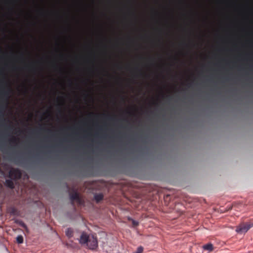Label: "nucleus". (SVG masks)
Here are the masks:
<instances>
[{
    "label": "nucleus",
    "mask_w": 253,
    "mask_h": 253,
    "mask_svg": "<svg viewBox=\"0 0 253 253\" xmlns=\"http://www.w3.org/2000/svg\"><path fill=\"white\" fill-rule=\"evenodd\" d=\"M20 224L22 227H24V228H26V225H25V224L24 222H21L20 223Z\"/></svg>",
    "instance_id": "nucleus-18"
},
{
    "label": "nucleus",
    "mask_w": 253,
    "mask_h": 253,
    "mask_svg": "<svg viewBox=\"0 0 253 253\" xmlns=\"http://www.w3.org/2000/svg\"><path fill=\"white\" fill-rule=\"evenodd\" d=\"M24 91L23 92L24 93H26L27 92V88L26 87L24 86Z\"/></svg>",
    "instance_id": "nucleus-21"
},
{
    "label": "nucleus",
    "mask_w": 253,
    "mask_h": 253,
    "mask_svg": "<svg viewBox=\"0 0 253 253\" xmlns=\"http://www.w3.org/2000/svg\"><path fill=\"white\" fill-rule=\"evenodd\" d=\"M44 115H46V117H50L51 116L50 111L49 110H47L44 113Z\"/></svg>",
    "instance_id": "nucleus-14"
},
{
    "label": "nucleus",
    "mask_w": 253,
    "mask_h": 253,
    "mask_svg": "<svg viewBox=\"0 0 253 253\" xmlns=\"http://www.w3.org/2000/svg\"><path fill=\"white\" fill-rule=\"evenodd\" d=\"M253 227L252 222H242L236 226V232L239 234L246 233L251 228Z\"/></svg>",
    "instance_id": "nucleus-2"
},
{
    "label": "nucleus",
    "mask_w": 253,
    "mask_h": 253,
    "mask_svg": "<svg viewBox=\"0 0 253 253\" xmlns=\"http://www.w3.org/2000/svg\"><path fill=\"white\" fill-rule=\"evenodd\" d=\"M15 211H16V210L14 208H12V211H11V213H12V214H14Z\"/></svg>",
    "instance_id": "nucleus-20"
},
{
    "label": "nucleus",
    "mask_w": 253,
    "mask_h": 253,
    "mask_svg": "<svg viewBox=\"0 0 253 253\" xmlns=\"http://www.w3.org/2000/svg\"><path fill=\"white\" fill-rule=\"evenodd\" d=\"M39 11H40L41 15H42V16H43L44 15V11H43V10L42 9H40L39 10Z\"/></svg>",
    "instance_id": "nucleus-16"
},
{
    "label": "nucleus",
    "mask_w": 253,
    "mask_h": 253,
    "mask_svg": "<svg viewBox=\"0 0 253 253\" xmlns=\"http://www.w3.org/2000/svg\"><path fill=\"white\" fill-rule=\"evenodd\" d=\"M203 248L204 250L208 251L209 252H211L213 250V245L211 243L204 245Z\"/></svg>",
    "instance_id": "nucleus-4"
},
{
    "label": "nucleus",
    "mask_w": 253,
    "mask_h": 253,
    "mask_svg": "<svg viewBox=\"0 0 253 253\" xmlns=\"http://www.w3.org/2000/svg\"><path fill=\"white\" fill-rule=\"evenodd\" d=\"M11 89L10 87V84H8V89L7 91H6L4 93V95L6 97V100L7 101L8 100L9 97H10V94L11 93Z\"/></svg>",
    "instance_id": "nucleus-9"
},
{
    "label": "nucleus",
    "mask_w": 253,
    "mask_h": 253,
    "mask_svg": "<svg viewBox=\"0 0 253 253\" xmlns=\"http://www.w3.org/2000/svg\"><path fill=\"white\" fill-rule=\"evenodd\" d=\"M16 241L18 244H22L23 242V238L22 236H18L16 238Z\"/></svg>",
    "instance_id": "nucleus-11"
},
{
    "label": "nucleus",
    "mask_w": 253,
    "mask_h": 253,
    "mask_svg": "<svg viewBox=\"0 0 253 253\" xmlns=\"http://www.w3.org/2000/svg\"><path fill=\"white\" fill-rule=\"evenodd\" d=\"M152 104H156V101L155 100H153L152 103Z\"/></svg>",
    "instance_id": "nucleus-22"
},
{
    "label": "nucleus",
    "mask_w": 253,
    "mask_h": 253,
    "mask_svg": "<svg viewBox=\"0 0 253 253\" xmlns=\"http://www.w3.org/2000/svg\"><path fill=\"white\" fill-rule=\"evenodd\" d=\"M126 113L129 115H133V112L132 111H128L126 112Z\"/></svg>",
    "instance_id": "nucleus-19"
},
{
    "label": "nucleus",
    "mask_w": 253,
    "mask_h": 253,
    "mask_svg": "<svg viewBox=\"0 0 253 253\" xmlns=\"http://www.w3.org/2000/svg\"><path fill=\"white\" fill-rule=\"evenodd\" d=\"M57 101H60V105H63L64 103V98L63 96H60L57 98Z\"/></svg>",
    "instance_id": "nucleus-12"
},
{
    "label": "nucleus",
    "mask_w": 253,
    "mask_h": 253,
    "mask_svg": "<svg viewBox=\"0 0 253 253\" xmlns=\"http://www.w3.org/2000/svg\"><path fill=\"white\" fill-rule=\"evenodd\" d=\"M5 185L11 189H13L14 188L13 182L11 179H6L5 182Z\"/></svg>",
    "instance_id": "nucleus-6"
},
{
    "label": "nucleus",
    "mask_w": 253,
    "mask_h": 253,
    "mask_svg": "<svg viewBox=\"0 0 253 253\" xmlns=\"http://www.w3.org/2000/svg\"><path fill=\"white\" fill-rule=\"evenodd\" d=\"M79 241L81 245L85 246L90 250H95L98 247L97 237L92 234H88L85 232L82 233Z\"/></svg>",
    "instance_id": "nucleus-1"
},
{
    "label": "nucleus",
    "mask_w": 253,
    "mask_h": 253,
    "mask_svg": "<svg viewBox=\"0 0 253 253\" xmlns=\"http://www.w3.org/2000/svg\"><path fill=\"white\" fill-rule=\"evenodd\" d=\"M132 224H133V225L134 226H137L138 225V222L136 221L135 220H132Z\"/></svg>",
    "instance_id": "nucleus-15"
},
{
    "label": "nucleus",
    "mask_w": 253,
    "mask_h": 253,
    "mask_svg": "<svg viewBox=\"0 0 253 253\" xmlns=\"http://www.w3.org/2000/svg\"><path fill=\"white\" fill-rule=\"evenodd\" d=\"M29 116H30V117H31L32 116V114H30Z\"/></svg>",
    "instance_id": "nucleus-24"
},
{
    "label": "nucleus",
    "mask_w": 253,
    "mask_h": 253,
    "mask_svg": "<svg viewBox=\"0 0 253 253\" xmlns=\"http://www.w3.org/2000/svg\"><path fill=\"white\" fill-rule=\"evenodd\" d=\"M17 140H18V139L16 137L14 136H11L8 139V141L12 143H15L17 142Z\"/></svg>",
    "instance_id": "nucleus-10"
},
{
    "label": "nucleus",
    "mask_w": 253,
    "mask_h": 253,
    "mask_svg": "<svg viewBox=\"0 0 253 253\" xmlns=\"http://www.w3.org/2000/svg\"><path fill=\"white\" fill-rule=\"evenodd\" d=\"M21 172L18 169H11L9 172V177L13 179H18L21 177Z\"/></svg>",
    "instance_id": "nucleus-3"
},
{
    "label": "nucleus",
    "mask_w": 253,
    "mask_h": 253,
    "mask_svg": "<svg viewBox=\"0 0 253 253\" xmlns=\"http://www.w3.org/2000/svg\"><path fill=\"white\" fill-rule=\"evenodd\" d=\"M70 199L71 201L77 200L79 201V195L77 192H75L70 195Z\"/></svg>",
    "instance_id": "nucleus-7"
},
{
    "label": "nucleus",
    "mask_w": 253,
    "mask_h": 253,
    "mask_svg": "<svg viewBox=\"0 0 253 253\" xmlns=\"http://www.w3.org/2000/svg\"><path fill=\"white\" fill-rule=\"evenodd\" d=\"M93 114H93V113L91 112V113H90L89 114V116H90L92 115H93Z\"/></svg>",
    "instance_id": "nucleus-23"
},
{
    "label": "nucleus",
    "mask_w": 253,
    "mask_h": 253,
    "mask_svg": "<svg viewBox=\"0 0 253 253\" xmlns=\"http://www.w3.org/2000/svg\"><path fill=\"white\" fill-rule=\"evenodd\" d=\"M159 96H161V97H164V93H163V91L162 90H161L160 92H159Z\"/></svg>",
    "instance_id": "nucleus-17"
},
{
    "label": "nucleus",
    "mask_w": 253,
    "mask_h": 253,
    "mask_svg": "<svg viewBox=\"0 0 253 253\" xmlns=\"http://www.w3.org/2000/svg\"><path fill=\"white\" fill-rule=\"evenodd\" d=\"M143 251V248L142 246H140L137 248V250L134 253H142Z\"/></svg>",
    "instance_id": "nucleus-13"
},
{
    "label": "nucleus",
    "mask_w": 253,
    "mask_h": 253,
    "mask_svg": "<svg viewBox=\"0 0 253 253\" xmlns=\"http://www.w3.org/2000/svg\"><path fill=\"white\" fill-rule=\"evenodd\" d=\"M94 198L96 203H98L103 199V195L102 193L96 194L94 196Z\"/></svg>",
    "instance_id": "nucleus-5"
},
{
    "label": "nucleus",
    "mask_w": 253,
    "mask_h": 253,
    "mask_svg": "<svg viewBox=\"0 0 253 253\" xmlns=\"http://www.w3.org/2000/svg\"><path fill=\"white\" fill-rule=\"evenodd\" d=\"M65 234L69 238H70L73 236V230L71 228H68L66 229Z\"/></svg>",
    "instance_id": "nucleus-8"
}]
</instances>
